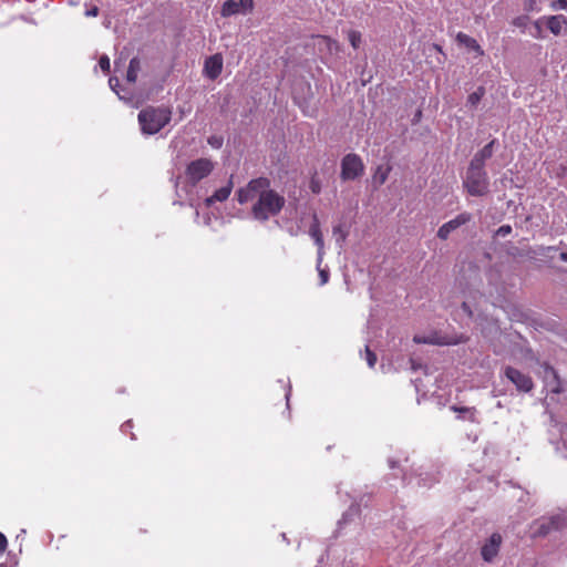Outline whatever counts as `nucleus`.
I'll use <instances>...</instances> for the list:
<instances>
[{
    "label": "nucleus",
    "instance_id": "1",
    "mask_svg": "<svg viewBox=\"0 0 567 567\" xmlns=\"http://www.w3.org/2000/svg\"><path fill=\"white\" fill-rule=\"evenodd\" d=\"M236 196L241 205L255 200L251 214L259 221H266L278 215L285 205L284 196L270 188V181L266 177L251 179L245 187L237 190Z\"/></svg>",
    "mask_w": 567,
    "mask_h": 567
},
{
    "label": "nucleus",
    "instance_id": "2",
    "mask_svg": "<svg viewBox=\"0 0 567 567\" xmlns=\"http://www.w3.org/2000/svg\"><path fill=\"white\" fill-rule=\"evenodd\" d=\"M214 167L215 163L204 157L187 164L185 175L178 176L175 182L176 195L181 205L187 203L190 207H196L197 202L206 194L197 185L213 172Z\"/></svg>",
    "mask_w": 567,
    "mask_h": 567
},
{
    "label": "nucleus",
    "instance_id": "3",
    "mask_svg": "<svg viewBox=\"0 0 567 567\" xmlns=\"http://www.w3.org/2000/svg\"><path fill=\"white\" fill-rule=\"evenodd\" d=\"M173 110L167 105L146 106L140 111L137 120L144 135H154L172 121Z\"/></svg>",
    "mask_w": 567,
    "mask_h": 567
},
{
    "label": "nucleus",
    "instance_id": "4",
    "mask_svg": "<svg viewBox=\"0 0 567 567\" xmlns=\"http://www.w3.org/2000/svg\"><path fill=\"white\" fill-rule=\"evenodd\" d=\"M463 186L471 196H485L489 190V178L485 168L470 164Z\"/></svg>",
    "mask_w": 567,
    "mask_h": 567
},
{
    "label": "nucleus",
    "instance_id": "5",
    "mask_svg": "<svg viewBox=\"0 0 567 567\" xmlns=\"http://www.w3.org/2000/svg\"><path fill=\"white\" fill-rule=\"evenodd\" d=\"M364 173V164L361 157L354 153L347 154L341 161L342 181H354Z\"/></svg>",
    "mask_w": 567,
    "mask_h": 567
},
{
    "label": "nucleus",
    "instance_id": "6",
    "mask_svg": "<svg viewBox=\"0 0 567 567\" xmlns=\"http://www.w3.org/2000/svg\"><path fill=\"white\" fill-rule=\"evenodd\" d=\"M503 544V537L499 533H493L481 546V557L485 563H494L498 556Z\"/></svg>",
    "mask_w": 567,
    "mask_h": 567
},
{
    "label": "nucleus",
    "instance_id": "7",
    "mask_svg": "<svg viewBox=\"0 0 567 567\" xmlns=\"http://www.w3.org/2000/svg\"><path fill=\"white\" fill-rule=\"evenodd\" d=\"M504 375L516 386L517 391H532L534 384L528 374H525L513 367H506L504 369Z\"/></svg>",
    "mask_w": 567,
    "mask_h": 567
},
{
    "label": "nucleus",
    "instance_id": "8",
    "mask_svg": "<svg viewBox=\"0 0 567 567\" xmlns=\"http://www.w3.org/2000/svg\"><path fill=\"white\" fill-rule=\"evenodd\" d=\"M565 525V518L557 515L548 518H542L534 524V536H546L551 530L560 529Z\"/></svg>",
    "mask_w": 567,
    "mask_h": 567
},
{
    "label": "nucleus",
    "instance_id": "9",
    "mask_svg": "<svg viewBox=\"0 0 567 567\" xmlns=\"http://www.w3.org/2000/svg\"><path fill=\"white\" fill-rule=\"evenodd\" d=\"M254 9L252 0H227L221 7V16L230 17L237 13H247Z\"/></svg>",
    "mask_w": 567,
    "mask_h": 567
},
{
    "label": "nucleus",
    "instance_id": "10",
    "mask_svg": "<svg viewBox=\"0 0 567 567\" xmlns=\"http://www.w3.org/2000/svg\"><path fill=\"white\" fill-rule=\"evenodd\" d=\"M472 219V215L470 213H461L455 218L449 220L443 224L437 230V237L442 240L449 238L450 234L457 229L458 227L467 224Z\"/></svg>",
    "mask_w": 567,
    "mask_h": 567
},
{
    "label": "nucleus",
    "instance_id": "11",
    "mask_svg": "<svg viewBox=\"0 0 567 567\" xmlns=\"http://www.w3.org/2000/svg\"><path fill=\"white\" fill-rule=\"evenodd\" d=\"M440 471L433 465H422L416 473V484L419 486L430 487L440 480Z\"/></svg>",
    "mask_w": 567,
    "mask_h": 567
},
{
    "label": "nucleus",
    "instance_id": "12",
    "mask_svg": "<svg viewBox=\"0 0 567 567\" xmlns=\"http://www.w3.org/2000/svg\"><path fill=\"white\" fill-rule=\"evenodd\" d=\"M223 71V58L214 54L205 60L204 73L210 80H216Z\"/></svg>",
    "mask_w": 567,
    "mask_h": 567
},
{
    "label": "nucleus",
    "instance_id": "13",
    "mask_svg": "<svg viewBox=\"0 0 567 567\" xmlns=\"http://www.w3.org/2000/svg\"><path fill=\"white\" fill-rule=\"evenodd\" d=\"M495 144L496 140L494 138L488 144H486L482 150L475 153L470 164L485 168V162L493 156V148Z\"/></svg>",
    "mask_w": 567,
    "mask_h": 567
},
{
    "label": "nucleus",
    "instance_id": "14",
    "mask_svg": "<svg viewBox=\"0 0 567 567\" xmlns=\"http://www.w3.org/2000/svg\"><path fill=\"white\" fill-rule=\"evenodd\" d=\"M231 190H233V181L230 178L225 186L217 189L212 196L205 197V199H204L205 206L209 207L215 202H225L231 194Z\"/></svg>",
    "mask_w": 567,
    "mask_h": 567
},
{
    "label": "nucleus",
    "instance_id": "15",
    "mask_svg": "<svg viewBox=\"0 0 567 567\" xmlns=\"http://www.w3.org/2000/svg\"><path fill=\"white\" fill-rule=\"evenodd\" d=\"M309 235L311 236V238L313 239L315 244L318 247L319 264H321L323 257V238L317 216L313 217V223L309 228Z\"/></svg>",
    "mask_w": 567,
    "mask_h": 567
},
{
    "label": "nucleus",
    "instance_id": "16",
    "mask_svg": "<svg viewBox=\"0 0 567 567\" xmlns=\"http://www.w3.org/2000/svg\"><path fill=\"white\" fill-rule=\"evenodd\" d=\"M542 20L546 21L547 28L555 35H559L563 28L567 27V18L563 14L544 17Z\"/></svg>",
    "mask_w": 567,
    "mask_h": 567
},
{
    "label": "nucleus",
    "instance_id": "17",
    "mask_svg": "<svg viewBox=\"0 0 567 567\" xmlns=\"http://www.w3.org/2000/svg\"><path fill=\"white\" fill-rule=\"evenodd\" d=\"M545 380H546V386L549 389V391L554 393H559L563 391L561 389V382L557 375V372L554 368L547 367L545 369Z\"/></svg>",
    "mask_w": 567,
    "mask_h": 567
},
{
    "label": "nucleus",
    "instance_id": "18",
    "mask_svg": "<svg viewBox=\"0 0 567 567\" xmlns=\"http://www.w3.org/2000/svg\"><path fill=\"white\" fill-rule=\"evenodd\" d=\"M391 172V166L389 165H378L373 175H372V186L374 189H378L381 185H383Z\"/></svg>",
    "mask_w": 567,
    "mask_h": 567
},
{
    "label": "nucleus",
    "instance_id": "19",
    "mask_svg": "<svg viewBox=\"0 0 567 567\" xmlns=\"http://www.w3.org/2000/svg\"><path fill=\"white\" fill-rule=\"evenodd\" d=\"M452 409L458 413V419L470 421L472 423L480 422L478 412L473 406H463V408L453 406Z\"/></svg>",
    "mask_w": 567,
    "mask_h": 567
},
{
    "label": "nucleus",
    "instance_id": "20",
    "mask_svg": "<svg viewBox=\"0 0 567 567\" xmlns=\"http://www.w3.org/2000/svg\"><path fill=\"white\" fill-rule=\"evenodd\" d=\"M360 508L359 505L352 504L349 509L342 515V518L338 522V527L341 529L347 524L354 520L355 517L359 516Z\"/></svg>",
    "mask_w": 567,
    "mask_h": 567
},
{
    "label": "nucleus",
    "instance_id": "21",
    "mask_svg": "<svg viewBox=\"0 0 567 567\" xmlns=\"http://www.w3.org/2000/svg\"><path fill=\"white\" fill-rule=\"evenodd\" d=\"M456 39L460 43L465 44L468 49L475 50L480 54H483V51L475 39L462 32L457 34Z\"/></svg>",
    "mask_w": 567,
    "mask_h": 567
},
{
    "label": "nucleus",
    "instance_id": "22",
    "mask_svg": "<svg viewBox=\"0 0 567 567\" xmlns=\"http://www.w3.org/2000/svg\"><path fill=\"white\" fill-rule=\"evenodd\" d=\"M140 70V60L137 58H133L130 61V65L126 72V81L128 83H134L137 79V73Z\"/></svg>",
    "mask_w": 567,
    "mask_h": 567
},
{
    "label": "nucleus",
    "instance_id": "23",
    "mask_svg": "<svg viewBox=\"0 0 567 567\" xmlns=\"http://www.w3.org/2000/svg\"><path fill=\"white\" fill-rule=\"evenodd\" d=\"M485 94V89L483 86H480L477 87L476 91H474L473 93H471L467 97V105H470L471 107H476L477 104L480 103V101L482 100V97L484 96Z\"/></svg>",
    "mask_w": 567,
    "mask_h": 567
},
{
    "label": "nucleus",
    "instance_id": "24",
    "mask_svg": "<svg viewBox=\"0 0 567 567\" xmlns=\"http://www.w3.org/2000/svg\"><path fill=\"white\" fill-rule=\"evenodd\" d=\"M413 341L415 343H431V344H440L441 343L440 339L436 336L424 337V336L415 334L413 338Z\"/></svg>",
    "mask_w": 567,
    "mask_h": 567
},
{
    "label": "nucleus",
    "instance_id": "25",
    "mask_svg": "<svg viewBox=\"0 0 567 567\" xmlns=\"http://www.w3.org/2000/svg\"><path fill=\"white\" fill-rule=\"evenodd\" d=\"M109 85L111 87V90L116 93V95L121 99V100H126L127 97L123 94H121L118 87H120V80L116 78V76H111L110 80H109Z\"/></svg>",
    "mask_w": 567,
    "mask_h": 567
},
{
    "label": "nucleus",
    "instance_id": "26",
    "mask_svg": "<svg viewBox=\"0 0 567 567\" xmlns=\"http://www.w3.org/2000/svg\"><path fill=\"white\" fill-rule=\"evenodd\" d=\"M317 268L319 271L320 285L323 286L329 280V270L326 268H321V264H319V257L317 258Z\"/></svg>",
    "mask_w": 567,
    "mask_h": 567
},
{
    "label": "nucleus",
    "instance_id": "27",
    "mask_svg": "<svg viewBox=\"0 0 567 567\" xmlns=\"http://www.w3.org/2000/svg\"><path fill=\"white\" fill-rule=\"evenodd\" d=\"M207 142L213 148L218 150L223 146L224 138L219 135H212L208 137Z\"/></svg>",
    "mask_w": 567,
    "mask_h": 567
},
{
    "label": "nucleus",
    "instance_id": "28",
    "mask_svg": "<svg viewBox=\"0 0 567 567\" xmlns=\"http://www.w3.org/2000/svg\"><path fill=\"white\" fill-rule=\"evenodd\" d=\"M349 41L353 49H358L361 42V34L357 31H351L349 33Z\"/></svg>",
    "mask_w": 567,
    "mask_h": 567
},
{
    "label": "nucleus",
    "instance_id": "29",
    "mask_svg": "<svg viewBox=\"0 0 567 567\" xmlns=\"http://www.w3.org/2000/svg\"><path fill=\"white\" fill-rule=\"evenodd\" d=\"M365 360L370 368H373L375 365L377 355L374 352L370 350L368 346L365 347Z\"/></svg>",
    "mask_w": 567,
    "mask_h": 567
},
{
    "label": "nucleus",
    "instance_id": "30",
    "mask_svg": "<svg viewBox=\"0 0 567 567\" xmlns=\"http://www.w3.org/2000/svg\"><path fill=\"white\" fill-rule=\"evenodd\" d=\"M550 8L554 11L567 10V0H553L550 2Z\"/></svg>",
    "mask_w": 567,
    "mask_h": 567
},
{
    "label": "nucleus",
    "instance_id": "31",
    "mask_svg": "<svg viewBox=\"0 0 567 567\" xmlns=\"http://www.w3.org/2000/svg\"><path fill=\"white\" fill-rule=\"evenodd\" d=\"M528 17L527 16H519L513 20V24L517 28H525L528 23Z\"/></svg>",
    "mask_w": 567,
    "mask_h": 567
},
{
    "label": "nucleus",
    "instance_id": "32",
    "mask_svg": "<svg viewBox=\"0 0 567 567\" xmlns=\"http://www.w3.org/2000/svg\"><path fill=\"white\" fill-rule=\"evenodd\" d=\"M512 233V227L509 225H502L497 231L496 235L499 237H506Z\"/></svg>",
    "mask_w": 567,
    "mask_h": 567
},
{
    "label": "nucleus",
    "instance_id": "33",
    "mask_svg": "<svg viewBox=\"0 0 567 567\" xmlns=\"http://www.w3.org/2000/svg\"><path fill=\"white\" fill-rule=\"evenodd\" d=\"M99 65L103 71L109 72L110 71V59L106 55H102L99 60Z\"/></svg>",
    "mask_w": 567,
    "mask_h": 567
},
{
    "label": "nucleus",
    "instance_id": "34",
    "mask_svg": "<svg viewBox=\"0 0 567 567\" xmlns=\"http://www.w3.org/2000/svg\"><path fill=\"white\" fill-rule=\"evenodd\" d=\"M543 20L539 19L537 21L534 22V31L530 32V34L534 37V38H540V33H542V25H540V22Z\"/></svg>",
    "mask_w": 567,
    "mask_h": 567
},
{
    "label": "nucleus",
    "instance_id": "35",
    "mask_svg": "<svg viewBox=\"0 0 567 567\" xmlns=\"http://www.w3.org/2000/svg\"><path fill=\"white\" fill-rule=\"evenodd\" d=\"M310 189L312 193L319 194L321 190V185H320L319 181L312 178L310 182Z\"/></svg>",
    "mask_w": 567,
    "mask_h": 567
},
{
    "label": "nucleus",
    "instance_id": "36",
    "mask_svg": "<svg viewBox=\"0 0 567 567\" xmlns=\"http://www.w3.org/2000/svg\"><path fill=\"white\" fill-rule=\"evenodd\" d=\"M536 4H537L536 0H526L524 8L526 11H537L538 9H537Z\"/></svg>",
    "mask_w": 567,
    "mask_h": 567
},
{
    "label": "nucleus",
    "instance_id": "37",
    "mask_svg": "<svg viewBox=\"0 0 567 567\" xmlns=\"http://www.w3.org/2000/svg\"><path fill=\"white\" fill-rule=\"evenodd\" d=\"M7 545H8L7 537L4 536V534L0 533V554H2L6 550Z\"/></svg>",
    "mask_w": 567,
    "mask_h": 567
},
{
    "label": "nucleus",
    "instance_id": "38",
    "mask_svg": "<svg viewBox=\"0 0 567 567\" xmlns=\"http://www.w3.org/2000/svg\"><path fill=\"white\" fill-rule=\"evenodd\" d=\"M97 14H99V8H97V7H95V6H94V7H92V8H90V9H87V10L85 11V16H86V17H96Z\"/></svg>",
    "mask_w": 567,
    "mask_h": 567
},
{
    "label": "nucleus",
    "instance_id": "39",
    "mask_svg": "<svg viewBox=\"0 0 567 567\" xmlns=\"http://www.w3.org/2000/svg\"><path fill=\"white\" fill-rule=\"evenodd\" d=\"M132 429V422L131 421H126L125 423L122 424L121 426V431L123 433H127L130 430Z\"/></svg>",
    "mask_w": 567,
    "mask_h": 567
},
{
    "label": "nucleus",
    "instance_id": "40",
    "mask_svg": "<svg viewBox=\"0 0 567 567\" xmlns=\"http://www.w3.org/2000/svg\"><path fill=\"white\" fill-rule=\"evenodd\" d=\"M462 308H463L464 312H466L468 316H472V310L470 309V307L466 302H462Z\"/></svg>",
    "mask_w": 567,
    "mask_h": 567
},
{
    "label": "nucleus",
    "instance_id": "41",
    "mask_svg": "<svg viewBox=\"0 0 567 567\" xmlns=\"http://www.w3.org/2000/svg\"><path fill=\"white\" fill-rule=\"evenodd\" d=\"M333 233H334V234L340 233V239H341V240H344L346 235H344L343 233H341L340 226L334 227V228H333Z\"/></svg>",
    "mask_w": 567,
    "mask_h": 567
},
{
    "label": "nucleus",
    "instance_id": "42",
    "mask_svg": "<svg viewBox=\"0 0 567 567\" xmlns=\"http://www.w3.org/2000/svg\"><path fill=\"white\" fill-rule=\"evenodd\" d=\"M290 394H291V388L289 386L286 394H285V398L287 400V403L289 402V398H290Z\"/></svg>",
    "mask_w": 567,
    "mask_h": 567
},
{
    "label": "nucleus",
    "instance_id": "43",
    "mask_svg": "<svg viewBox=\"0 0 567 567\" xmlns=\"http://www.w3.org/2000/svg\"><path fill=\"white\" fill-rule=\"evenodd\" d=\"M559 258H560V260L567 262V252H561Z\"/></svg>",
    "mask_w": 567,
    "mask_h": 567
},
{
    "label": "nucleus",
    "instance_id": "44",
    "mask_svg": "<svg viewBox=\"0 0 567 567\" xmlns=\"http://www.w3.org/2000/svg\"><path fill=\"white\" fill-rule=\"evenodd\" d=\"M204 224H205V225H209V224H210V217H209L208 215H206V216L204 217Z\"/></svg>",
    "mask_w": 567,
    "mask_h": 567
},
{
    "label": "nucleus",
    "instance_id": "45",
    "mask_svg": "<svg viewBox=\"0 0 567 567\" xmlns=\"http://www.w3.org/2000/svg\"><path fill=\"white\" fill-rule=\"evenodd\" d=\"M328 45H329V49H332V47H334L336 49L338 48L337 42H331V41H329V42H328Z\"/></svg>",
    "mask_w": 567,
    "mask_h": 567
},
{
    "label": "nucleus",
    "instance_id": "46",
    "mask_svg": "<svg viewBox=\"0 0 567 567\" xmlns=\"http://www.w3.org/2000/svg\"><path fill=\"white\" fill-rule=\"evenodd\" d=\"M389 466L391 468H394L396 466V463L393 460H389Z\"/></svg>",
    "mask_w": 567,
    "mask_h": 567
},
{
    "label": "nucleus",
    "instance_id": "47",
    "mask_svg": "<svg viewBox=\"0 0 567 567\" xmlns=\"http://www.w3.org/2000/svg\"><path fill=\"white\" fill-rule=\"evenodd\" d=\"M411 362H412V369H413V370H416L415 362H414L413 360H412Z\"/></svg>",
    "mask_w": 567,
    "mask_h": 567
},
{
    "label": "nucleus",
    "instance_id": "48",
    "mask_svg": "<svg viewBox=\"0 0 567 567\" xmlns=\"http://www.w3.org/2000/svg\"><path fill=\"white\" fill-rule=\"evenodd\" d=\"M502 403L501 402H497V408H502Z\"/></svg>",
    "mask_w": 567,
    "mask_h": 567
}]
</instances>
